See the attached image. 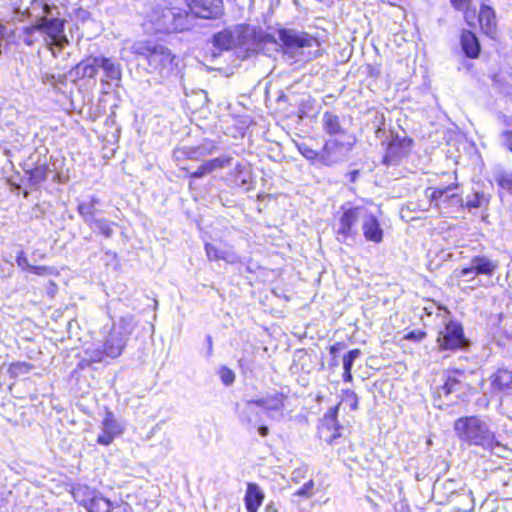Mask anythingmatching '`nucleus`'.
<instances>
[{
  "mask_svg": "<svg viewBox=\"0 0 512 512\" xmlns=\"http://www.w3.org/2000/svg\"><path fill=\"white\" fill-rule=\"evenodd\" d=\"M42 9H43V12H44L45 14H50V13H51V7H50V5H49V4H47V3H44V4H43V8H42Z\"/></svg>",
  "mask_w": 512,
  "mask_h": 512,
  "instance_id": "nucleus-54",
  "label": "nucleus"
},
{
  "mask_svg": "<svg viewBox=\"0 0 512 512\" xmlns=\"http://www.w3.org/2000/svg\"><path fill=\"white\" fill-rule=\"evenodd\" d=\"M100 69V56L88 55L75 65L74 70L78 79H93Z\"/></svg>",
  "mask_w": 512,
  "mask_h": 512,
  "instance_id": "nucleus-15",
  "label": "nucleus"
},
{
  "mask_svg": "<svg viewBox=\"0 0 512 512\" xmlns=\"http://www.w3.org/2000/svg\"><path fill=\"white\" fill-rule=\"evenodd\" d=\"M322 127L326 134L329 136H342L346 134V130L341 125V120L338 115L326 111L322 116Z\"/></svg>",
  "mask_w": 512,
  "mask_h": 512,
  "instance_id": "nucleus-23",
  "label": "nucleus"
},
{
  "mask_svg": "<svg viewBox=\"0 0 512 512\" xmlns=\"http://www.w3.org/2000/svg\"><path fill=\"white\" fill-rule=\"evenodd\" d=\"M182 156L186 160L199 161L211 153V150L201 148L200 146L185 147L181 150Z\"/></svg>",
  "mask_w": 512,
  "mask_h": 512,
  "instance_id": "nucleus-34",
  "label": "nucleus"
},
{
  "mask_svg": "<svg viewBox=\"0 0 512 512\" xmlns=\"http://www.w3.org/2000/svg\"><path fill=\"white\" fill-rule=\"evenodd\" d=\"M299 153L307 159L312 165H321V156L320 151L313 149L306 143H301L298 145Z\"/></svg>",
  "mask_w": 512,
  "mask_h": 512,
  "instance_id": "nucleus-35",
  "label": "nucleus"
},
{
  "mask_svg": "<svg viewBox=\"0 0 512 512\" xmlns=\"http://www.w3.org/2000/svg\"><path fill=\"white\" fill-rule=\"evenodd\" d=\"M265 495L258 484L249 482L246 486L244 504L247 512H257L264 501Z\"/></svg>",
  "mask_w": 512,
  "mask_h": 512,
  "instance_id": "nucleus-17",
  "label": "nucleus"
},
{
  "mask_svg": "<svg viewBox=\"0 0 512 512\" xmlns=\"http://www.w3.org/2000/svg\"><path fill=\"white\" fill-rule=\"evenodd\" d=\"M456 436L468 445L493 448L497 444L495 434L479 416H463L454 422Z\"/></svg>",
  "mask_w": 512,
  "mask_h": 512,
  "instance_id": "nucleus-1",
  "label": "nucleus"
},
{
  "mask_svg": "<svg viewBox=\"0 0 512 512\" xmlns=\"http://www.w3.org/2000/svg\"><path fill=\"white\" fill-rule=\"evenodd\" d=\"M491 386L497 391L512 390V368H498L491 377Z\"/></svg>",
  "mask_w": 512,
  "mask_h": 512,
  "instance_id": "nucleus-22",
  "label": "nucleus"
},
{
  "mask_svg": "<svg viewBox=\"0 0 512 512\" xmlns=\"http://www.w3.org/2000/svg\"><path fill=\"white\" fill-rule=\"evenodd\" d=\"M498 268V262L489 259L484 255L473 256L470 260V264L467 267L462 268L461 275H469L473 276H492L496 269Z\"/></svg>",
  "mask_w": 512,
  "mask_h": 512,
  "instance_id": "nucleus-11",
  "label": "nucleus"
},
{
  "mask_svg": "<svg viewBox=\"0 0 512 512\" xmlns=\"http://www.w3.org/2000/svg\"><path fill=\"white\" fill-rule=\"evenodd\" d=\"M362 233L367 241L376 244L381 243L383 241L384 231L381 227L380 221L373 214L367 216L364 222L362 223Z\"/></svg>",
  "mask_w": 512,
  "mask_h": 512,
  "instance_id": "nucleus-16",
  "label": "nucleus"
},
{
  "mask_svg": "<svg viewBox=\"0 0 512 512\" xmlns=\"http://www.w3.org/2000/svg\"><path fill=\"white\" fill-rule=\"evenodd\" d=\"M278 37L284 53L291 56L303 54L304 49H319L321 46L320 39L308 32H296L291 29L282 28L278 31Z\"/></svg>",
  "mask_w": 512,
  "mask_h": 512,
  "instance_id": "nucleus-5",
  "label": "nucleus"
},
{
  "mask_svg": "<svg viewBox=\"0 0 512 512\" xmlns=\"http://www.w3.org/2000/svg\"><path fill=\"white\" fill-rule=\"evenodd\" d=\"M361 206L342 205L336 217V238L340 242H346L358 234L357 225L360 219Z\"/></svg>",
  "mask_w": 512,
  "mask_h": 512,
  "instance_id": "nucleus-7",
  "label": "nucleus"
},
{
  "mask_svg": "<svg viewBox=\"0 0 512 512\" xmlns=\"http://www.w3.org/2000/svg\"><path fill=\"white\" fill-rule=\"evenodd\" d=\"M206 256L210 261H218L225 259V253L220 248L216 247L211 243L205 244Z\"/></svg>",
  "mask_w": 512,
  "mask_h": 512,
  "instance_id": "nucleus-39",
  "label": "nucleus"
},
{
  "mask_svg": "<svg viewBox=\"0 0 512 512\" xmlns=\"http://www.w3.org/2000/svg\"><path fill=\"white\" fill-rule=\"evenodd\" d=\"M319 56H321V52L318 50L310 58H317Z\"/></svg>",
  "mask_w": 512,
  "mask_h": 512,
  "instance_id": "nucleus-56",
  "label": "nucleus"
},
{
  "mask_svg": "<svg viewBox=\"0 0 512 512\" xmlns=\"http://www.w3.org/2000/svg\"><path fill=\"white\" fill-rule=\"evenodd\" d=\"M505 145L509 151L512 152V130H506L502 133Z\"/></svg>",
  "mask_w": 512,
  "mask_h": 512,
  "instance_id": "nucleus-48",
  "label": "nucleus"
},
{
  "mask_svg": "<svg viewBox=\"0 0 512 512\" xmlns=\"http://www.w3.org/2000/svg\"><path fill=\"white\" fill-rule=\"evenodd\" d=\"M32 369H34L33 364L25 361H17L8 365L7 374L11 379L17 380L20 376L29 373Z\"/></svg>",
  "mask_w": 512,
  "mask_h": 512,
  "instance_id": "nucleus-30",
  "label": "nucleus"
},
{
  "mask_svg": "<svg viewBox=\"0 0 512 512\" xmlns=\"http://www.w3.org/2000/svg\"><path fill=\"white\" fill-rule=\"evenodd\" d=\"M499 188L512 196V172L503 171L496 176Z\"/></svg>",
  "mask_w": 512,
  "mask_h": 512,
  "instance_id": "nucleus-37",
  "label": "nucleus"
},
{
  "mask_svg": "<svg viewBox=\"0 0 512 512\" xmlns=\"http://www.w3.org/2000/svg\"><path fill=\"white\" fill-rule=\"evenodd\" d=\"M461 48L466 57L476 59L480 55L481 47L476 34L470 30H463L460 37Z\"/></svg>",
  "mask_w": 512,
  "mask_h": 512,
  "instance_id": "nucleus-19",
  "label": "nucleus"
},
{
  "mask_svg": "<svg viewBox=\"0 0 512 512\" xmlns=\"http://www.w3.org/2000/svg\"><path fill=\"white\" fill-rule=\"evenodd\" d=\"M344 347H345V345H344V343H343V342H336V343H334V344L330 347L329 352H330V354H331L332 356H334V355H335V353H336L338 350H340V349H342V348H344Z\"/></svg>",
  "mask_w": 512,
  "mask_h": 512,
  "instance_id": "nucleus-50",
  "label": "nucleus"
},
{
  "mask_svg": "<svg viewBox=\"0 0 512 512\" xmlns=\"http://www.w3.org/2000/svg\"><path fill=\"white\" fill-rule=\"evenodd\" d=\"M314 486H315L314 480L309 479L299 489H297L293 493V496L309 499L314 495Z\"/></svg>",
  "mask_w": 512,
  "mask_h": 512,
  "instance_id": "nucleus-38",
  "label": "nucleus"
},
{
  "mask_svg": "<svg viewBox=\"0 0 512 512\" xmlns=\"http://www.w3.org/2000/svg\"><path fill=\"white\" fill-rule=\"evenodd\" d=\"M258 432L262 437H266L269 434V428L265 425H262L258 428Z\"/></svg>",
  "mask_w": 512,
  "mask_h": 512,
  "instance_id": "nucleus-52",
  "label": "nucleus"
},
{
  "mask_svg": "<svg viewBox=\"0 0 512 512\" xmlns=\"http://www.w3.org/2000/svg\"><path fill=\"white\" fill-rule=\"evenodd\" d=\"M125 348V341L122 337L114 334H110L103 343V353L106 356L115 358L118 357Z\"/></svg>",
  "mask_w": 512,
  "mask_h": 512,
  "instance_id": "nucleus-25",
  "label": "nucleus"
},
{
  "mask_svg": "<svg viewBox=\"0 0 512 512\" xmlns=\"http://www.w3.org/2000/svg\"><path fill=\"white\" fill-rule=\"evenodd\" d=\"M187 11L192 15L206 19L214 20L222 16L224 12L223 0H183Z\"/></svg>",
  "mask_w": 512,
  "mask_h": 512,
  "instance_id": "nucleus-8",
  "label": "nucleus"
},
{
  "mask_svg": "<svg viewBox=\"0 0 512 512\" xmlns=\"http://www.w3.org/2000/svg\"><path fill=\"white\" fill-rule=\"evenodd\" d=\"M102 431L97 436L96 442L102 446L111 445L115 438L123 432V428L118 423L114 413L106 409L104 417L101 421Z\"/></svg>",
  "mask_w": 512,
  "mask_h": 512,
  "instance_id": "nucleus-10",
  "label": "nucleus"
},
{
  "mask_svg": "<svg viewBox=\"0 0 512 512\" xmlns=\"http://www.w3.org/2000/svg\"><path fill=\"white\" fill-rule=\"evenodd\" d=\"M450 4L454 7V9L461 11L464 14V18L468 25H474L472 22L474 10H471L472 0H450Z\"/></svg>",
  "mask_w": 512,
  "mask_h": 512,
  "instance_id": "nucleus-32",
  "label": "nucleus"
},
{
  "mask_svg": "<svg viewBox=\"0 0 512 512\" xmlns=\"http://www.w3.org/2000/svg\"><path fill=\"white\" fill-rule=\"evenodd\" d=\"M190 12L168 2L158 5L152 12V22L163 33H180L188 29Z\"/></svg>",
  "mask_w": 512,
  "mask_h": 512,
  "instance_id": "nucleus-3",
  "label": "nucleus"
},
{
  "mask_svg": "<svg viewBox=\"0 0 512 512\" xmlns=\"http://www.w3.org/2000/svg\"><path fill=\"white\" fill-rule=\"evenodd\" d=\"M50 285L53 287V290L55 291V290H56V288H57L56 283H55V282H53V281H51V282H50Z\"/></svg>",
  "mask_w": 512,
  "mask_h": 512,
  "instance_id": "nucleus-57",
  "label": "nucleus"
},
{
  "mask_svg": "<svg viewBox=\"0 0 512 512\" xmlns=\"http://www.w3.org/2000/svg\"><path fill=\"white\" fill-rule=\"evenodd\" d=\"M342 379H343V381H344V382H347V383L352 382V380H353V375H352V369H351V367L343 366Z\"/></svg>",
  "mask_w": 512,
  "mask_h": 512,
  "instance_id": "nucleus-49",
  "label": "nucleus"
},
{
  "mask_svg": "<svg viewBox=\"0 0 512 512\" xmlns=\"http://www.w3.org/2000/svg\"><path fill=\"white\" fill-rule=\"evenodd\" d=\"M16 264L22 270H29L32 265L29 264L28 257L24 251H19L15 257Z\"/></svg>",
  "mask_w": 512,
  "mask_h": 512,
  "instance_id": "nucleus-45",
  "label": "nucleus"
},
{
  "mask_svg": "<svg viewBox=\"0 0 512 512\" xmlns=\"http://www.w3.org/2000/svg\"><path fill=\"white\" fill-rule=\"evenodd\" d=\"M213 44L220 50H230L234 44V36L230 30H222L213 36Z\"/></svg>",
  "mask_w": 512,
  "mask_h": 512,
  "instance_id": "nucleus-29",
  "label": "nucleus"
},
{
  "mask_svg": "<svg viewBox=\"0 0 512 512\" xmlns=\"http://www.w3.org/2000/svg\"><path fill=\"white\" fill-rule=\"evenodd\" d=\"M477 20L482 33L490 38H495L497 34V16L495 9L490 5L481 4Z\"/></svg>",
  "mask_w": 512,
  "mask_h": 512,
  "instance_id": "nucleus-12",
  "label": "nucleus"
},
{
  "mask_svg": "<svg viewBox=\"0 0 512 512\" xmlns=\"http://www.w3.org/2000/svg\"><path fill=\"white\" fill-rule=\"evenodd\" d=\"M361 355V350L359 348H355L350 350L347 354L343 356V366L353 368V363L356 358Z\"/></svg>",
  "mask_w": 512,
  "mask_h": 512,
  "instance_id": "nucleus-44",
  "label": "nucleus"
},
{
  "mask_svg": "<svg viewBox=\"0 0 512 512\" xmlns=\"http://www.w3.org/2000/svg\"><path fill=\"white\" fill-rule=\"evenodd\" d=\"M446 189L440 188H428L426 190V195L430 198L431 203H434L435 207L440 206V199L446 196Z\"/></svg>",
  "mask_w": 512,
  "mask_h": 512,
  "instance_id": "nucleus-40",
  "label": "nucleus"
},
{
  "mask_svg": "<svg viewBox=\"0 0 512 512\" xmlns=\"http://www.w3.org/2000/svg\"><path fill=\"white\" fill-rule=\"evenodd\" d=\"M85 508L88 512H111L112 504L107 498L101 495H95Z\"/></svg>",
  "mask_w": 512,
  "mask_h": 512,
  "instance_id": "nucleus-31",
  "label": "nucleus"
},
{
  "mask_svg": "<svg viewBox=\"0 0 512 512\" xmlns=\"http://www.w3.org/2000/svg\"><path fill=\"white\" fill-rule=\"evenodd\" d=\"M339 404L330 407L319 420L317 425V435L319 439L325 441L328 445H333L344 436L346 427L338 419Z\"/></svg>",
  "mask_w": 512,
  "mask_h": 512,
  "instance_id": "nucleus-6",
  "label": "nucleus"
},
{
  "mask_svg": "<svg viewBox=\"0 0 512 512\" xmlns=\"http://www.w3.org/2000/svg\"><path fill=\"white\" fill-rule=\"evenodd\" d=\"M23 196H24L25 198H26V197H28V191H27V190H24V192H23Z\"/></svg>",
  "mask_w": 512,
  "mask_h": 512,
  "instance_id": "nucleus-58",
  "label": "nucleus"
},
{
  "mask_svg": "<svg viewBox=\"0 0 512 512\" xmlns=\"http://www.w3.org/2000/svg\"><path fill=\"white\" fill-rule=\"evenodd\" d=\"M65 24V19L40 17L35 23L23 28V34L28 36L24 42L27 46L33 45L34 41L30 36L39 31L45 35V42L48 46L62 47L68 42L64 33Z\"/></svg>",
  "mask_w": 512,
  "mask_h": 512,
  "instance_id": "nucleus-4",
  "label": "nucleus"
},
{
  "mask_svg": "<svg viewBox=\"0 0 512 512\" xmlns=\"http://www.w3.org/2000/svg\"><path fill=\"white\" fill-rule=\"evenodd\" d=\"M70 492L74 501L83 507H86L89 504L91 498L96 495L95 491L86 484L74 485L72 486Z\"/></svg>",
  "mask_w": 512,
  "mask_h": 512,
  "instance_id": "nucleus-27",
  "label": "nucleus"
},
{
  "mask_svg": "<svg viewBox=\"0 0 512 512\" xmlns=\"http://www.w3.org/2000/svg\"><path fill=\"white\" fill-rule=\"evenodd\" d=\"M48 171L49 166L45 161H37L31 168L25 171L28 186L38 187L44 183L48 177Z\"/></svg>",
  "mask_w": 512,
  "mask_h": 512,
  "instance_id": "nucleus-20",
  "label": "nucleus"
},
{
  "mask_svg": "<svg viewBox=\"0 0 512 512\" xmlns=\"http://www.w3.org/2000/svg\"><path fill=\"white\" fill-rule=\"evenodd\" d=\"M348 404L351 410H357L359 408V397L357 393L352 389H344L341 393L340 401L337 403Z\"/></svg>",
  "mask_w": 512,
  "mask_h": 512,
  "instance_id": "nucleus-36",
  "label": "nucleus"
},
{
  "mask_svg": "<svg viewBox=\"0 0 512 512\" xmlns=\"http://www.w3.org/2000/svg\"><path fill=\"white\" fill-rule=\"evenodd\" d=\"M344 143L338 140H327L320 151L321 165L331 166L335 164L341 155Z\"/></svg>",
  "mask_w": 512,
  "mask_h": 512,
  "instance_id": "nucleus-18",
  "label": "nucleus"
},
{
  "mask_svg": "<svg viewBox=\"0 0 512 512\" xmlns=\"http://www.w3.org/2000/svg\"><path fill=\"white\" fill-rule=\"evenodd\" d=\"M437 342L441 350L448 349V324L445 326L444 330L439 332Z\"/></svg>",
  "mask_w": 512,
  "mask_h": 512,
  "instance_id": "nucleus-46",
  "label": "nucleus"
},
{
  "mask_svg": "<svg viewBox=\"0 0 512 512\" xmlns=\"http://www.w3.org/2000/svg\"><path fill=\"white\" fill-rule=\"evenodd\" d=\"M266 512H278V510L273 503H270L266 506Z\"/></svg>",
  "mask_w": 512,
  "mask_h": 512,
  "instance_id": "nucleus-53",
  "label": "nucleus"
},
{
  "mask_svg": "<svg viewBox=\"0 0 512 512\" xmlns=\"http://www.w3.org/2000/svg\"><path fill=\"white\" fill-rule=\"evenodd\" d=\"M287 395L282 391H274L264 397L249 400L247 403L255 405L265 411H281L285 407Z\"/></svg>",
  "mask_w": 512,
  "mask_h": 512,
  "instance_id": "nucleus-13",
  "label": "nucleus"
},
{
  "mask_svg": "<svg viewBox=\"0 0 512 512\" xmlns=\"http://www.w3.org/2000/svg\"><path fill=\"white\" fill-rule=\"evenodd\" d=\"M413 140L410 137L393 136L386 145L382 162L385 165H393L409 154Z\"/></svg>",
  "mask_w": 512,
  "mask_h": 512,
  "instance_id": "nucleus-9",
  "label": "nucleus"
},
{
  "mask_svg": "<svg viewBox=\"0 0 512 512\" xmlns=\"http://www.w3.org/2000/svg\"><path fill=\"white\" fill-rule=\"evenodd\" d=\"M395 512H414L407 499H400L394 506Z\"/></svg>",
  "mask_w": 512,
  "mask_h": 512,
  "instance_id": "nucleus-47",
  "label": "nucleus"
},
{
  "mask_svg": "<svg viewBox=\"0 0 512 512\" xmlns=\"http://www.w3.org/2000/svg\"><path fill=\"white\" fill-rule=\"evenodd\" d=\"M469 346V340L464 335V329L459 323H450V350L465 349Z\"/></svg>",
  "mask_w": 512,
  "mask_h": 512,
  "instance_id": "nucleus-26",
  "label": "nucleus"
},
{
  "mask_svg": "<svg viewBox=\"0 0 512 512\" xmlns=\"http://www.w3.org/2000/svg\"><path fill=\"white\" fill-rule=\"evenodd\" d=\"M426 336H427V333H426L425 330L416 329V330H412V331L407 332L403 336V339L407 340V341L418 343V342L423 341L426 338Z\"/></svg>",
  "mask_w": 512,
  "mask_h": 512,
  "instance_id": "nucleus-43",
  "label": "nucleus"
},
{
  "mask_svg": "<svg viewBox=\"0 0 512 512\" xmlns=\"http://www.w3.org/2000/svg\"><path fill=\"white\" fill-rule=\"evenodd\" d=\"M100 203L99 199L95 196H91L87 201L78 203L76 211L83 219V221L89 226H93V220L98 213L97 205Z\"/></svg>",
  "mask_w": 512,
  "mask_h": 512,
  "instance_id": "nucleus-21",
  "label": "nucleus"
},
{
  "mask_svg": "<svg viewBox=\"0 0 512 512\" xmlns=\"http://www.w3.org/2000/svg\"><path fill=\"white\" fill-rule=\"evenodd\" d=\"M132 53L143 58L152 72L162 73L173 69L176 56L165 45L152 40L137 41L132 46Z\"/></svg>",
  "mask_w": 512,
  "mask_h": 512,
  "instance_id": "nucleus-2",
  "label": "nucleus"
},
{
  "mask_svg": "<svg viewBox=\"0 0 512 512\" xmlns=\"http://www.w3.org/2000/svg\"><path fill=\"white\" fill-rule=\"evenodd\" d=\"M358 174H359L358 170H354V171L350 172V180L352 182H354L356 180Z\"/></svg>",
  "mask_w": 512,
  "mask_h": 512,
  "instance_id": "nucleus-55",
  "label": "nucleus"
},
{
  "mask_svg": "<svg viewBox=\"0 0 512 512\" xmlns=\"http://www.w3.org/2000/svg\"><path fill=\"white\" fill-rule=\"evenodd\" d=\"M490 198V195H487L482 191H474L467 197V201L464 206L468 209H487L490 203Z\"/></svg>",
  "mask_w": 512,
  "mask_h": 512,
  "instance_id": "nucleus-28",
  "label": "nucleus"
},
{
  "mask_svg": "<svg viewBox=\"0 0 512 512\" xmlns=\"http://www.w3.org/2000/svg\"><path fill=\"white\" fill-rule=\"evenodd\" d=\"M30 272H32L33 274H35L37 276H48V275L57 276L59 274L55 268L50 267V266H44V265H40V266L33 265L30 267Z\"/></svg>",
  "mask_w": 512,
  "mask_h": 512,
  "instance_id": "nucleus-41",
  "label": "nucleus"
},
{
  "mask_svg": "<svg viewBox=\"0 0 512 512\" xmlns=\"http://www.w3.org/2000/svg\"><path fill=\"white\" fill-rule=\"evenodd\" d=\"M219 376L222 383L226 386L233 384V382L235 381V373L233 372L232 369L226 366H223L219 369Z\"/></svg>",
  "mask_w": 512,
  "mask_h": 512,
  "instance_id": "nucleus-42",
  "label": "nucleus"
},
{
  "mask_svg": "<svg viewBox=\"0 0 512 512\" xmlns=\"http://www.w3.org/2000/svg\"><path fill=\"white\" fill-rule=\"evenodd\" d=\"M100 68L107 81L119 82L122 77L121 65L109 57L100 56Z\"/></svg>",
  "mask_w": 512,
  "mask_h": 512,
  "instance_id": "nucleus-24",
  "label": "nucleus"
},
{
  "mask_svg": "<svg viewBox=\"0 0 512 512\" xmlns=\"http://www.w3.org/2000/svg\"><path fill=\"white\" fill-rule=\"evenodd\" d=\"M232 157L224 156V157H216L213 159H209L204 161L195 171L190 172L188 174L189 179H199L208 174L213 173L216 170H221L226 166L231 164Z\"/></svg>",
  "mask_w": 512,
  "mask_h": 512,
  "instance_id": "nucleus-14",
  "label": "nucleus"
},
{
  "mask_svg": "<svg viewBox=\"0 0 512 512\" xmlns=\"http://www.w3.org/2000/svg\"><path fill=\"white\" fill-rule=\"evenodd\" d=\"M380 69L374 66H369L368 74L373 78H378L380 76Z\"/></svg>",
  "mask_w": 512,
  "mask_h": 512,
  "instance_id": "nucleus-51",
  "label": "nucleus"
},
{
  "mask_svg": "<svg viewBox=\"0 0 512 512\" xmlns=\"http://www.w3.org/2000/svg\"><path fill=\"white\" fill-rule=\"evenodd\" d=\"M116 223L110 222L104 218L93 220V226L91 228H96V233L98 235L103 236L104 238H111L114 233V227Z\"/></svg>",
  "mask_w": 512,
  "mask_h": 512,
  "instance_id": "nucleus-33",
  "label": "nucleus"
}]
</instances>
